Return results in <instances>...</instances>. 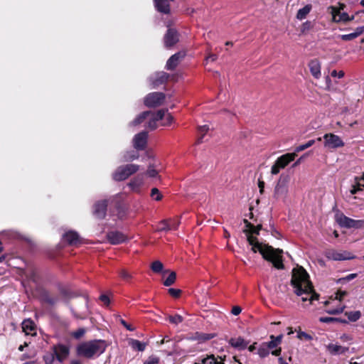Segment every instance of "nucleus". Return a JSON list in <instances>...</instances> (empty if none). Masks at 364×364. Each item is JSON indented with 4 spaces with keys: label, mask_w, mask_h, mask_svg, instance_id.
<instances>
[{
    "label": "nucleus",
    "mask_w": 364,
    "mask_h": 364,
    "mask_svg": "<svg viewBox=\"0 0 364 364\" xmlns=\"http://www.w3.org/2000/svg\"><path fill=\"white\" fill-rule=\"evenodd\" d=\"M311 10V5L307 4L304 7L300 9L296 14V18L299 20H302L306 17L309 13Z\"/></svg>",
    "instance_id": "27"
},
{
    "label": "nucleus",
    "mask_w": 364,
    "mask_h": 364,
    "mask_svg": "<svg viewBox=\"0 0 364 364\" xmlns=\"http://www.w3.org/2000/svg\"><path fill=\"white\" fill-rule=\"evenodd\" d=\"M329 9H331V13L333 16V21L338 18L339 14L341 13L340 9H338L336 6H330Z\"/></svg>",
    "instance_id": "45"
},
{
    "label": "nucleus",
    "mask_w": 364,
    "mask_h": 364,
    "mask_svg": "<svg viewBox=\"0 0 364 364\" xmlns=\"http://www.w3.org/2000/svg\"><path fill=\"white\" fill-rule=\"evenodd\" d=\"M139 169V166L129 164L119 166L112 174V178L116 181H122L136 173Z\"/></svg>",
    "instance_id": "4"
},
{
    "label": "nucleus",
    "mask_w": 364,
    "mask_h": 364,
    "mask_svg": "<svg viewBox=\"0 0 364 364\" xmlns=\"http://www.w3.org/2000/svg\"><path fill=\"white\" fill-rule=\"evenodd\" d=\"M257 354L260 358H265L269 354V350L268 348L266 347V343H262L260 347L258 348Z\"/></svg>",
    "instance_id": "34"
},
{
    "label": "nucleus",
    "mask_w": 364,
    "mask_h": 364,
    "mask_svg": "<svg viewBox=\"0 0 364 364\" xmlns=\"http://www.w3.org/2000/svg\"><path fill=\"white\" fill-rule=\"evenodd\" d=\"M291 284L294 288V293L301 296L303 301L318 300L319 294L316 293L309 280V275L302 267L293 269Z\"/></svg>",
    "instance_id": "2"
},
{
    "label": "nucleus",
    "mask_w": 364,
    "mask_h": 364,
    "mask_svg": "<svg viewBox=\"0 0 364 364\" xmlns=\"http://www.w3.org/2000/svg\"><path fill=\"white\" fill-rule=\"evenodd\" d=\"M324 146L328 149H336L344 146V142L340 136L333 134H326L323 136Z\"/></svg>",
    "instance_id": "9"
},
{
    "label": "nucleus",
    "mask_w": 364,
    "mask_h": 364,
    "mask_svg": "<svg viewBox=\"0 0 364 364\" xmlns=\"http://www.w3.org/2000/svg\"><path fill=\"white\" fill-rule=\"evenodd\" d=\"M360 178L355 177V181H356V184L353 186V188L350 190L351 194H355L358 191H361L362 188H360L361 184L360 183V181H361Z\"/></svg>",
    "instance_id": "42"
},
{
    "label": "nucleus",
    "mask_w": 364,
    "mask_h": 364,
    "mask_svg": "<svg viewBox=\"0 0 364 364\" xmlns=\"http://www.w3.org/2000/svg\"><path fill=\"white\" fill-rule=\"evenodd\" d=\"M345 315L348 316L349 321L355 322L360 318L361 313L360 311H347Z\"/></svg>",
    "instance_id": "28"
},
{
    "label": "nucleus",
    "mask_w": 364,
    "mask_h": 364,
    "mask_svg": "<svg viewBox=\"0 0 364 364\" xmlns=\"http://www.w3.org/2000/svg\"><path fill=\"white\" fill-rule=\"evenodd\" d=\"M265 343H266V347L268 348L269 350V349L274 348L278 346L273 339H271L270 341Z\"/></svg>",
    "instance_id": "57"
},
{
    "label": "nucleus",
    "mask_w": 364,
    "mask_h": 364,
    "mask_svg": "<svg viewBox=\"0 0 364 364\" xmlns=\"http://www.w3.org/2000/svg\"><path fill=\"white\" fill-rule=\"evenodd\" d=\"M119 321L128 331H134L135 328H133L131 325L128 324L124 319L119 318Z\"/></svg>",
    "instance_id": "56"
},
{
    "label": "nucleus",
    "mask_w": 364,
    "mask_h": 364,
    "mask_svg": "<svg viewBox=\"0 0 364 364\" xmlns=\"http://www.w3.org/2000/svg\"><path fill=\"white\" fill-rule=\"evenodd\" d=\"M326 257L332 260H345V259H353L354 257L350 255V252L343 251V252H337L333 250H328L326 252Z\"/></svg>",
    "instance_id": "13"
},
{
    "label": "nucleus",
    "mask_w": 364,
    "mask_h": 364,
    "mask_svg": "<svg viewBox=\"0 0 364 364\" xmlns=\"http://www.w3.org/2000/svg\"><path fill=\"white\" fill-rule=\"evenodd\" d=\"M42 298L43 301L52 306L55 305L58 301V297L50 296L47 292L42 295Z\"/></svg>",
    "instance_id": "29"
},
{
    "label": "nucleus",
    "mask_w": 364,
    "mask_h": 364,
    "mask_svg": "<svg viewBox=\"0 0 364 364\" xmlns=\"http://www.w3.org/2000/svg\"><path fill=\"white\" fill-rule=\"evenodd\" d=\"M282 337H283L282 334H280L277 336H274L272 335V336H270V339H273L275 341V343L277 345H279L282 342Z\"/></svg>",
    "instance_id": "59"
},
{
    "label": "nucleus",
    "mask_w": 364,
    "mask_h": 364,
    "mask_svg": "<svg viewBox=\"0 0 364 364\" xmlns=\"http://www.w3.org/2000/svg\"><path fill=\"white\" fill-rule=\"evenodd\" d=\"M100 299L106 305H109L110 302L109 297L105 294H102L100 296Z\"/></svg>",
    "instance_id": "62"
},
{
    "label": "nucleus",
    "mask_w": 364,
    "mask_h": 364,
    "mask_svg": "<svg viewBox=\"0 0 364 364\" xmlns=\"http://www.w3.org/2000/svg\"><path fill=\"white\" fill-rule=\"evenodd\" d=\"M334 21L335 22H341V21L348 22V21H349V16L346 12L341 13L338 16V18H336Z\"/></svg>",
    "instance_id": "44"
},
{
    "label": "nucleus",
    "mask_w": 364,
    "mask_h": 364,
    "mask_svg": "<svg viewBox=\"0 0 364 364\" xmlns=\"http://www.w3.org/2000/svg\"><path fill=\"white\" fill-rule=\"evenodd\" d=\"M353 228H355V229L364 228V220H353Z\"/></svg>",
    "instance_id": "47"
},
{
    "label": "nucleus",
    "mask_w": 364,
    "mask_h": 364,
    "mask_svg": "<svg viewBox=\"0 0 364 364\" xmlns=\"http://www.w3.org/2000/svg\"><path fill=\"white\" fill-rule=\"evenodd\" d=\"M169 294L173 297H178L181 293V291L178 289L170 288L168 290Z\"/></svg>",
    "instance_id": "51"
},
{
    "label": "nucleus",
    "mask_w": 364,
    "mask_h": 364,
    "mask_svg": "<svg viewBox=\"0 0 364 364\" xmlns=\"http://www.w3.org/2000/svg\"><path fill=\"white\" fill-rule=\"evenodd\" d=\"M107 347V343L105 340L95 339L85 341L77 345L76 353L78 356L90 359L102 354Z\"/></svg>",
    "instance_id": "3"
},
{
    "label": "nucleus",
    "mask_w": 364,
    "mask_h": 364,
    "mask_svg": "<svg viewBox=\"0 0 364 364\" xmlns=\"http://www.w3.org/2000/svg\"><path fill=\"white\" fill-rule=\"evenodd\" d=\"M55 358V355L53 353V350L51 348V350L49 352H47L43 355V360L45 361L46 364H53L54 363Z\"/></svg>",
    "instance_id": "30"
},
{
    "label": "nucleus",
    "mask_w": 364,
    "mask_h": 364,
    "mask_svg": "<svg viewBox=\"0 0 364 364\" xmlns=\"http://www.w3.org/2000/svg\"><path fill=\"white\" fill-rule=\"evenodd\" d=\"M151 269L155 273H160L164 269V264L160 261L156 260L151 263Z\"/></svg>",
    "instance_id": "31"
},
{
    "label": "nucleus",
    "mask_w": 364,
    "mask_h": 364,
    "mask_svg": "<svg viewBox=\"0 0 364 364\" xmlns=\"http://www.w3.org/2000/svg\"><path fill=\"white\" fill-rule=\"evenodd\" d=\"M107 200L97 201L93 205V215L95 218L102 220L107 215Z\"/></svg>",
    "instance_id": "10"
},
{
    "label": "nucleus",
    "mask_w": 364,
    "mask_h": 364,
    "mask_svg": "<svg viewBox=\"0 0 364 364\" xmlns=\"http://www.w3.org/2000/svg\"><path fill=\"white\" fill-rule=\"evenodd\" d=\"M22 328L23 331L28 333L27 331H32L34 328L33 323L31 321L27 320L24 321L22 323Z\"/></svg>",
    "instance_id": "40"
},
{
    "label": "nucleus",
    "mask_w": 364,
    "mask_h": 364,
    "mask_svg": "<svg viewBox=\"0 0 364 364\" xmlns=\"http://www.w3.org/2000/svg\"><path fill=\"white\" fill-rule=\"evenodd\" d=\"M262 228V225L259 224L256 227L254 226L253 228L244 230V232L247 235V240L249 244L252 246L251 250L255 253L259 252L262 255V257L265 260L271 262L275 268L278 269H284L282 259L283 250L279 248L274 249L269 245L259 242L257 238L252 235V234L258 235Z\"/></svg>",
    "instance_id": "1"
},
{
    "label": "nucleus",
    "mask_w": 364,
    "mask_h": 364,
    "mask_svg": "<svg viewBox=\"0 0 364 364\" xmlns=\"http://www.w3.org/2000/svg\"><path fill=\"white\" fill-rule=\"evenodd\" d=\"M229 343L234 348L239 349H245L248 345V342L245 341L242 337L232 338Z\"/></svg>",
    "instance_id": "22"
},
{
    "label": "nucleus",
    "mask_w": 364,
    "mask_h": 364,
    "mask_svg": "<svg viewBox=\"0 0 364 364\" xmlns=\"http://www.w3.org/2000/svg\"><path fill=\"white\" fill-rule=\"evenodd\" d=\"M290 178L288 175L282 174L275 186L274 197L279 199L282 197L286 196L288 192V183Z\"/></svg>",
    "instance_id": "5"
},
{
    "label": "nucleus",
    "mask_w": 364,
    "mask_h": 364,
    "mask_svg": "<svg viewBox=\"0 0 364 364\" xmlns=\"http://www.w3.org/2000/svg\"><path fill=\"white\" fill-rule=\"evenodd\" d=\"M52 349L57 360L60 363H63L68 357L70 353L69 348L63 344L53 346Z\"/></svg>",
    "instance_id": "11"
},
{
    "label": "nucleus",
    "mask_w": 364,
    "mask_h": 364,
    "mask_svg": "<svg viewBox=\"0 0 364 364\" xmlns=\"http://www.w3.org/2000/svg\"><path fill=\"white\" fill-rule=\"evenodd\" d=\"M167 109H159L156 112V114H154L153 118L156 122L161 120L165 117V114L167 112Z\"/></svg>",
    "instance_id": "41"
},
{
    "label": "nucleus",
    "mask_w": 364,
    "mask_h": 364,
    "mask_svg": "<svg viewBox=\"0 0 364 364\" xmlns=\"http://www.w3.org/2000/svg\"><path fill=\"white\" fill-rule=\"evenodd\" d=\"M154 5L159 12L168 14L170 13V5L168 0H154Z\"/></svg>",
    "instance_id": "20"
},
{
    "label": "nucleus",
    "mask_w": 364,
    "mask_h": 364,
    "mask_svg": "<svg viewBox=\"0 0 364 364\" xmlns=\"http://www.w3.org/2000/svg\"><path fill=\"white\" fill-rule=\"evenodd\" d=\"M202 363L203 364H223L220 361H218L213 355L203 359Z\"/></svg>",
    "instance_id": "36"
},
{
    "label": "nucleus",
    "mask_w": 364,
    "mask_h": 364,
    "mask_svg": "<svg viewBox=\"0 0 364 364\" xmlns=\"http://www.w3.org/2000/svg\"><path fill=\"white\" fill-rule=\"evenodd\" d=\"M156 122H157L152 117L148 122L147 127L151 130L156 129L157 128Z\"/></svg>",
    "instance_id": "55"
},
{
    "label": "nucleus",
    "mask_w": 364,
    "mask_h": 364,
    "mask_svg": "<svg viewBox=\"0 0 364 364\" xmlns=\"http://www.w3.org/2000/svg\"><path fill=\"white\" fill-rule=\"evenodd\" d=\"M314 142H315V141L312 139V140H309L308 142H306L304 144H301V145L297 146L295 149L294 153L296 154V152L304 151V149L311 146L314 144Z\"/></svg>",
    "instance_id": "39"
},
{
    "label": "nucleus",
    "mask_w": 364,
    "mask_h": 364,
    "mask_svg": "<svg viewBox=\"0 0 364 364\" xmlns=\"http://www.w3.org/2000/svg\"><path fill=\"white\" fill-rule=\"evenodd\" d=\"M241 311L242 309L238 306H235L232 309L231 313L235 316H237L241 313Z\"/></svg>",
    "instance_id": "60"
},
{
    "label": "nucleus",
    "mask_w": 364,
    "mask_h": 364,
    "mask_svg": "<svg viewBox=\"0 0 364 364\" xmlns=\"http://www.w3.org/2000/svg\"><path fill=\"white\" fill-rule=\"evenodd\" d=\"M331 76L332 77H337L338 76V78H342L344 76V72L341 70L338 73H337V71L336 70H333L331 72Z\"/></svg>",
    "instance_id": "58"
},
{
    "label": "nucleus",
    "mask_w": 364,
    "mask_h": 364,
    "mask_svg": "<svg viewBox=\"0 0 364 364\" xmlns=\"http://www.w3.org/2000/svg\"><path fill=\"white\" fill-rule=\"evenodd\" d=\"M139 154L137 153H135L134 151H128L124 155V161H132L135 159H137L139 158Z\"/></svg>",
    "instance_id": "38"
},
{
    "label": "nucleus",
    "mask_w": 364,
    "mask_h": 364,
    "mask_svg": "<svg viewBox=\"0 0 364 364\" xmlns=\"http://www.w3.org/2000/svg\"><path fill=\"white\" fill-rule=\"evenodd\" d=\"M119 275L120 277L126 280V281H128L129 279H130L132 278V275L131 274H129L127 270L125 269H122L120 270L119 272Z\"/></svg>",
    "instance_id": "50"
},
{
    "label": "nucleus",
    "mask_w": 364,
    "mask_h": 364,
    "mask_svg": "<svg viewBox=\"0 0 364 364\" xmlns=\"http://www.w3.org/2000/svg\"><path fill=\"white\" fill-rule=\"evenodd\" d=\"M357 277V274H350L346 277L341 278L338 280V282H348L351 279H355Z\"/></svg>",
    "instance_id": "53"
},
{
    "label": "nucleus",
    "mask_w": 364,
    "mask_h": 364,
    "mask_svg": "<svg viewBox=\"0 0 364 364\" xmlns=\"http://www.w3.org/2000/svg\"><path fill=\"white\" fill-rule=\"evenodd\" d=\"M184 57L185 53L183 52H178L173 54L167 60L165 66L166 69L168 70H173Z\"/></svg>",
    "instance_id": "15"
},
{
    "label": "nucleus",
    "mask_w": 364,
    "mask_h": 364,
    "mask_svg": "<svg viewBox=\"0 0 364 364\" xmlns=\"http://www.w3.org/2000/svg\"><path fill=\"white\" fill-rule=\"evenodd\" d=\"M168 319L171 323L175 325H178V323L183 322V318L179 314H176L174 316H168Z\"/></svg>",
    "instance_id": "35"
},
{
    "label": "nucleus",
    "mask_w": 364,
    "mask_h": 364,
    "mask_svg": "<svg viewBox=\"0 0 364 364\" xmlns=\"http://www.w3.org/2000/svg\"><path fill=\"white\" fill-rule=\"evenodd\" d=\"M165 97L166 95L163 92H151L145 97L144 103L148 107H156L163 104Z\"/></svg>",
    "instance_id": "6"
},
{
    "label": "nucleus",
    "mask_w": 364,
    "mask_h": 364,
    "mask_svg": "<svg viewBox=\"0 0 364 364\" xmlns=\"http://www.w3.org/2000/svg\"><path fill=\"white\" fill-rule=\"evenodd\" d=\"M296 156V153H288L279 157L275 164L278 165L280 168H285L291 161H294Z\"/></svg>",
    "instance_id": "19"
},
{
    "label": "nucleus",
    "mask_w": 364,
    "mask_h": 364,
    "mask_svg": "<svg viewBox=\"0 0 364 364\" xmlns=\"http://www.w3.org/2000/svg\"><path fill=\"white\" fill-rule=\"evenodd\" d=\"M151 114L150 111H145L141 112L139 115H138L131 123L132 126H136L141 123H142L145 119Z\"/></svg>",
    "instance_id": "26"
},
{
    "label": "nucleus",
    "mask_w": 364,
    "mask_h": 364,
    "mask_svg": "<svg viewBox=\"0 0 364 364\" xmlns=\"http://www.w3.org/2000/svg\"><path fill=\"white\" fill-rule=\"evenodd\" d=\"M364 32V26H360V27H358L355 32L354 34H356V38L358 36H359L360 34H362Z\"/></svg>",
    "instance_id": "64"
},
{
    "label": "nucleus",
    "mask_w": 364,
    "mask_h": 364,
    "mask_svg": "<svg viewBox=\"0 0 364 364\" xmlns=\"http://www.w3.org/2000/svg\"><path fill=\"white\" fill-rule=\"evenodd\" d=\"M159 363V358L156 356L152 355V356L149 357L147 360H146L144 364H158Z\"/></svg>",
    "instance_id": "49"
},
{
    "label": "nucleus",
    "mask_w": 364,
    "mask_h": 364,
    "mask_svg": "<svg viewBox=\"0 0 364 364\" xmlns=\"http://www.w3.org/2000/svg\"><path fill=\"white\" fill-rule=\"evenodd\" d=\"M356 38V34H354V33H351L349 34H344L341 36V38L346 41H349L355 39Z\"/></svg>",
    "instance_id": "48"
},
{
    "label": "nucleus",
    "mask_w": 364,
    "mask_h": 364,
    "mask_svg": "<svg viewBox=\"0 0 364 364\" xmlns=\"http://www.w3.org/2000/svg\"><path fill=\"white\" fill-rule=\"evenodd\" d=\"M279 171H280V168L278 166L277 164H276L274 163V165L272 166V169H271L272 174L276 175L279 173Z\"/></svg>",
    "instance_id": "61"
},
{
    "label": "nucleus",
    "mask_w": 364,
    "mask_h": 364,
    "mask_svg": "<svg viewBox=\"0 0 364 364\" xmlns=\"http://www.w3.org/2000/svg\"><path fill=\"white\" fill-rule=\"evenodd\" d=\"M310 71L314 77L318 78L321 75V65L318 60H313L309 63Z\"/></svg>",
    "instance_id": "23"
},
{
    "label": "nucleus",
    "mask_w": 364,
    "mask_h": 364,
    "mask_svg": "<svg viewBox=\"0 0 364 364\" xmlns=\"http://www.w3.org/2000/svg\"><path fill=\"white\" fill-rule=\"evenodd\" d=\"M213 337L214 334L196 332L192 336V339L198 341L199 343H202L208 341Z\"/></svg>",
    "instance_id": "24"
},
{
    "label": "nucleus",
    "mask_w": 364,
    "mask_h": 364,
    "mask_svg": "<svg viewBox=\"0 0 364 364\" xmlns=\"http://www.w3.org/2000/svg\"><path fill=\"white\" fill-rule=\"evenodd\" d=\"M86 332V329L85 328H80L77 331L71 333V336L75 339H80L84 336Z\"/></svg>",
    "instance_id": "37"
},
{
    "label": "nucleus",
    "mask_w": 364,
    "mask_h": 364,
    "mask_svg": "<svg viewBox=\"0 0 364 364\" xmlns=\"http://www.w3.org/2000/svg\"><path fill=\"white\" fill-rule=\"evenodd\" d=\"M151 196L154 198V200L159 201L161 200L162 195L161 194L159 190L156 188H153L151 191Z\"/></svg>",
    "instance_id": "43"
},
{
    "label": "nucleus",
    "mask_w": 364,
    "mask_h": 364,
    "mask_svg": "<svg viewBox=\"0 0 364 364\" xmlns=\"http://www.w3.org/2000/svg\"><path fill=\"white\" fill-rule=\"evenodd\" d=\"M146 173L149 176H150L151 178H154L158 175L157 171L151 166L149 167V168L146 171Z\"/></svg>",
    "instance_id": "54"
},
{
    "label": "nucleus",
    "mask_w": 364,
    "mask_h": 364,
    "mask_svg": "<svg viewBox=\"0 0 364 364\" xmlns=\"http://www.w3.org/2000/svg\"><path fill=\"white\" fill-rule=\"evenodd\" d=\"M65 240L70 245H76L80 242V236L75 231H69L64 235Z\"/></svg>",
    "instance_id": "21"
},
{
    "label": "nucleus",
    "mask_w": 364,
    "mask_h": 364,
    "mask_svg": "<svg viewBox=\"0 0 364 364\" xmlns=\"http://www.w3.org/2000/svg\"><path fill=\"white\" fill-rule=\"evenodd\" d=\"M298 337H299V338H306V340H311V339H312V337H311L310 335H309V334H307L306 333H305V332H300V333H299V334H298Z\"/></svg>",
    "instance_id": "63"
},
{
    "label": "nucleus",
    "mask_w": 364,
    "mask_h": 364,
    "mask_svg": "<svg viewBox=\"0 0 364 364\" xmlns=\"http://www.w3.org/2000/svg\"><path fill=\"white\" fill-rule=\"evenodd\" d=\"M73 315L80 319H84L88 315L87 301L85 298H82L75 307H71Z\"/></svg>",
    "instance_id": "7"
},
{
    "label": "nucleus",
    "mask_w": 364,
    "mask_h": 364,
    "mask_svg": "<svg viewBox=\"0 0 364 364\" xmlns=\"http://www.w3.org/2000/svg\"><path fill=\"white\" fill-rule=\"evenodd\" d=\"M148 134L146 132H141L136 134L133 139V146L136 150H144L146 147Z\"/></svg>",
    "instance_id": "12"
},
{
    "label": "nucleus",
    "mask_w": 364,
    "mask_h": 364,
    "mask_svg": "<svg viewBox=\"0 0 364 364\" xmlns=\"http://www.w3.org/2000/svg\"><path fill=\"white\" fill-rule=\"evenodd\" d=\"M336 321H338V318H333V317H320L319 321L322 323H331V322H336Z\"/></svg>",
    "instance_id": "52"
},
{
    "label": "nucleus",
    "mask_w": 364,
    "mask_h": 364,
    "mask_svg": "<svg viewBox=\"0 0 364 364\" xmlns=\"http://www.w3.org/2000/svg\"><path fill=\"white\" fill-rule=\"evenodd\" d=\"M169 77L170 75L166 72H156L150 75L149 77V81L153 88H156L159 85L166 83L168 81Z\"/></svg>",
    "instance_id": "8"
},
{
    "label": "nucleus",
    "mask_w": 364,
    "mask_h": 364,
    "mask_svg": "<svg viewBox=\"0 0 364 364\" xmlns=\"http://www.w3.org/2000/svg\"><path fill=\"white\" fill-rule=\"evenodd\" d=\"M107 238L112 245H118L127 240L126 235L119 231L109 232Z\"/></svg>",
    "instance_id": "17"
},
{
    "label": "nucleus",
    "mask_w": 364,
    "mask_h": 364,
    "mask_svg": "<svg viewBox=\"0 0 364 364\" xmlns=\"http://www.w3.org/2000/svg\"><path fill=\"white\" fill-rule=\"evenodd\" d=\"M171 230V225H169V223L168 220H161L159 225V227L157 228V231L162 232V231H168Z\"/></svg>",
    "instance_id": "33"
},
{
    "label": "nucleus",
    "mask_w": 364,
    "mask_h": 364,
    "mask_svg": "<svg viewBox=\"0 0 364 364\" xmlns=\"http://www.w3.org/2000/svg\"><path fill=\"white\" fill-rule=\"evenodd\" d=\"M176 279V274L175 272H171L168 277L164 282V285L166 287H170L173 284Z\"/></svg>",
    "instance_id": "32"
},
{
    "label": "nucleus",
    "mask_w": 364,
    "mask_h": 364,
    "mask_svg": "<svg viewBox=\"0 0 364 364\" xmlns=\"http://www.w3.org/2000/svg\"><path fill=\"white\" fill-rule=\"evenodd\" d=\"M129 344L133 349L137 350L139 351H144L146 346L145 343H142L135 339H129Z\"/></svg>",
    "instance_id": "25"
},
{
    "label": "nucleus",
    "mask_w": 364,
    "mask_h": 364,
    "mask_svg": "<svg viewBox=\"0 0 364 364\" xmlns=\"http://www.w3.org/2000/svg\"><path fill=\"white\" fill-rule=\"evenodd\" d=\"M326 348L331 355H343L349 350L348 347L342 346L338 343H329L326 346Z\"/></svg>",
    "instance_id": "16"
},
{
    "label": "nucleus",
    "mask_w": 364,
    "mask_h": 364,
    "mask_svg": "<svg viewBox=\"0 0 364 364\" xmlns=\"http://www.w3.org/2000/svg\"><path fill=\"white\" fill-rule=\"evenodd\" d=\"M336 222L341 227L345 228H353V219L350 218L343 213H336L335 215Z\"/></svg>",
    "instance_id": "18"
},
{
    "label": "nucleus",
    "mask_w": 364,
    "mask_h": 364,
    "mask_svg": "<svg viewBox=\"0 0 364 364\" xmlns=\"http://www.w3.org/2000/svg\"><path fill=\"white\" fill-rule=\"evenodd\" d=\"M164 45L166 48L173 46L178 41V32L173 28H168L164 38Z\"/></svg>",
    "instance_id": "14"
},
{
    "label": "nucleus",
    "mask_w": 364,
    "mask_h": 364,
    "mask_svg": "<svg viewBox=\"0 0 364 364\" xmlns=\"http://www.w3.org/2000/svg\"><path fill=\"white\" fill-rule=\"evenodd\" d=\"M345 309V306L338 307L336 309H331L326 311V312L331 315H336L341 314Z\"/></svg>",
    "instance_id": "46"
}]
</instances>
